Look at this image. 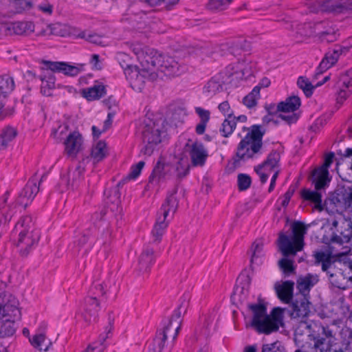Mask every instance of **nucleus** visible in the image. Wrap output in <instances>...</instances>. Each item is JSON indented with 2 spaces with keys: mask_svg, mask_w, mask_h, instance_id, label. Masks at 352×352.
<instances>
[{
  "mask_svg": "<svg viewBox=\"0 0 352 352\" xmlns=\"http://www.w3.org/2000/svg\"><path fill=\"white\" fill-rule=\"evenodd\" d=\"M243 131H248L238 144L236 153L232 159L234 168L241 166V162L256 157L262 153V139L265 131L260 125L254 124L250 128L243 126Z\"/></svg>",
  "mask_w": 352,
  "mask_h": 352,
  "instance_id": "1",
  "label": "nucleus"
},
{
  "mask_svg": "<svg viewBox=\"0 0 352 352\" xmlns=\"http://www.w3.org/2000/svg\"><path fill=\"white\" fill-rule=\"evenodd\" d=\"M248 308L252 312V326L259 333L270 334L278 330L283 325L284 309L275 307L270 315L267 314V307L264 303L258 302L249 304Z\"/></svg>",
  "mask_w": 352,
  "mask_h": 352,
  "instance_id": "2",
  "label": "nucleus"
},
{
  "mask_svg": "<svg viewBox=\"0 0 352 352\" xmlns=\"http://www.w3.org/2000/svg\"><path fill=\"white\" fill-rule=\"evenodd\" d=\"M334 158V153H329L325 155L323 164L313 171L311 182L314 184L316 190L303 189L301 192L302 197L314 204V208L319 211L324 209V206H326L322 203V195L319 190L325 188L330 182L328 168L333 162Z\"/></svg>",
  "mask_w": 352,
  "mask_h": 352,
  "instance_id": "3",
  "label": "nucleus"
},
{
  "mask_svg": "<svg viewBox=\"0 0 352 352\" xmlns=\"http://www.w3.org/2000/svg\"><path fill=\"white\" fill-rule=\"evenodd\" d=\"M137 54L140 63L151 65L153 69H155L159 74H162L166 76L179 75L181 73L180 65L170 56H164L153 50H138Z\"/></svg>",
  "mask_w": 352,
  "mask_h": 352,
  "instance_id": "4",
  "label": "nucleus"
},
{
  "mask_svg": "<svg viewBox=\"0 0 352 352\" xmlns=\"http://www.w3.org/2000/svg\"><path fill=\"white\" fill-rule=\"evenodd\" d=\"M46 65L45 69H42V74L38 76L41 81V92L43 96H50L55 88L56 78L54 72H62L65 75L75 76L80 72L77 67L69 65L64 62L43 61Z\"/></svg>",
  "mask_w": 352,
  "mask_h": 352,
  "instance_id": "5",
  "label": "nucleus"
},
{
  "mask_svg": "<svg viewBox=\"0 0 352 352\" xmlns=\"http://www.w3.org/2000/svg\"><path fill=\"white\" fill-rule=\"evenodd\" d=\"M14 232L18 234L16 245L23 255H27L40 239V232L34 228L30 216L21 217L15 225Z\"/></svg>",
  "mask_w": 352,
  "mask_h": 352,
  "instance_id": "6",
  "label": "nucleus"
},
{
  "mask_svg": "<svg viewBox=\"0 0 352 352\" xmlns=\"http://www.w3.org/2000/svg\"><path fill=\"white\" fill-rule=\"evenodd\" d=\"M177 189L169 194L157 212L156 222L152 230L154 241L159 242L164 234L169 222L173 218L178 206L179 201L175 197Z\"/></svg>",
  "mask_w": 352,
  "mask_h": 352,
  "instance_id": "7",
  "label": "nucleus"
},
{
  "mask_svg": "<svg viewBox=\"0 0 352 352\" xmlns=\"http://www.w3.org/2000/svg\"><path fill=\"white\" fill-rule=\"evenodd\" d=\"M307 228L302 222L297 221L292 225V234L290 236L284 234L279 235L278 248L284 256L295 255L302 250Z\"/></svg>",
  "mask_w": 352,
  "mask_h": 352,
  "instance_id": "8",
  "label": "nucleus"
},
{
  "mask_svg": "<svg viewBox=\"0 0 352 352\" xmlns=\"http://www.w3.org/2000/svg\"><path fill=\"white\" fill-rule=\"evenodd\" d=\"M305 328L308 330V336L314 341V349L320 352L330 349L334 342V335L329 326H324L320 321L311 320L304 322Z\"/></svg>",
  "mask_w": 352,
  "mask_h": 352,
  "instance_id": "9",
  "label": "nucleus"
},
{
  "mask_svg": "<svg viewBox=\"0 0 352 352\" xmlns=\"http://www.w3.org/2000/svg\"><path fill=\"white\" fill-rule=\"evenodd\" d=\"M142 68L137 66L127 65L124 70V74L129 80L131 87L135 91H141L146 80L154 81L159 78L158 73L153 69L151 65L141 63Z\"/></svg>",
  "mask_w": 352,
  "mask_h": 352,
  "instance_id": "10",
  "label": "nucleus"
},
{
  "mask_svg": "<svg viewBox=\"0 0 352 352\" xmlns=\"http://www.w3.org/2000/svg\"><path fill=\"white\" fill-rule=\"evenodd\" d=\"M280 153L277 151H272L262 164L254 167V170L258 175L261 183H265L270 175L273 173L268 189L270 192L274 190L280 173Z\"/></svg>",
  "mask_w": 352,
  "mask_h": 352,
  "instance_id": "11",
  "label": "nucleus"
},
{
  "mask_svg": "<svg viewBox=\"0 0 352 352\" xmlns=\"http://www.w3.org/2000/svg\"><path fill=\"white\" fill-rule=\"evenodd\" d=\"M314 257L316 263L321 264L322 271L327 273L329 281L333 287L340 289H346L348 287L346 278L342 276L341 270L336 269L329 254L318 252L314 254Z\"/></svg>",
  "mask_w": 352,
  "mask_h": 352,
  "instance_id": "12",
  "label": "nucleus"
},
{
  "mask_svg": "<svg viewBox=\"0 0 352 352\" xmlns=\"http://www.w3.org/2000/svg\"><path fill=\"white\" fill-rule=\"evenodd\" d=\"M327 210L352 212V186L338 187L325 200Z\"/></svg>",
  "mask_w": 352,
  "mask_h": 352,
  "instance_id": "13",
  "label": "nucleus"
},
{
  "mask_svg": "<svg viewBox=\"0 0 352 352\" xmlns=\"http://www.w3.org/2000/svg\"><path fill=\"white\" fill-rule=\"evenodd\" d=\"M331 230H332L330 239L331 243L343 245L349 243L352 239V221L341 214L332 220Z\"/></svg>",
  "mask_w": 352,
  "mask_h": 352,
  "instance_id": "14",
  "label": "nucleus"
},
{
  "mask_svg": "<svg viewBox=\"0 0 352 352\" xmlns=\"http://www.w3.org/2000/svg\"><path fill=\"white\" fill-rule=\"evenodd\" d=\"M144 146L140 153L147 157L151 156L155 146L161 142V126L151 120L145 121L142 131Z\"/></svg>",
  "mask_w": 352,
  "mask_h": 352,
  "instance_id": "15",
  "label": "nucleus"
},
{
  "mask_svg": "<svg viewBox=\"0 0 352 352\" xmlns=\"http://www.w3.org/2000/svg\"><path fill=\"white\" fill-rule=\"evenodd\" d=\"M104 207L100 213L96 212L94 217L103 219L107 213L116 218L120 215L122 208L120 206V193L117 187L104 191Z\"/></svg>",
  "mask_w": 352,
  "mask_h": 352,
  "instance_id": "16",
  "label": "nucleus"
},
{
  "mask_svg": "<svg viewBox=\"0 0 352 352\" xmlns=\"http://www.w3.org/2000/svg\"><path fill=\"white\" fill-rule=\"evenodd\" d=\"M311 302L309 299L303 296L296 295L294 300L289 305V308H283L284 313L287 312L292 319L300 321L301 325L305 326L304 319L309 315Z\"/></svg>",
  "mask_w": 352,
  "mask_h": 352,
  "instance_id": "17",
  "label": "nucleus"
},
{
  "mask_svg": "<svg viewBox=\"0 0 352 352\" xmlns=\"http://www.w3.org/2000/svg\"><path fill=\"white\" fill-rule=\"evenodd\" d=\"M15 87L14 79L8 75L0 76V120L10 116L14 112L13 107L4 108L8 96Z\"/></svg>",
  "mask_w": 352,
  "mask_h": 352,
  "instance_id": "18",
  "label": "nucleus"
},
{
  "mask_svg": "<svg viewBox=\"0 0 352 352\" xmlns=\"http://www.w3.org/2000/svg\"><path fill=\"white\" fill-rule=\"evenodd\" d=\"M100 309V300L97 298V296H87L80 310V315L83 321L87 324L96 322Z\"/></svg>",
  "mask_w": 352,
  "mask_h": 352,
  "instance_id": "19",
  "label": "nucleus"
},
{
  "mask_svg": "<svg viewBox=\"0 0 352 352\" xmlns=\"http://www.w3.org/2000/svg\"><path fill=\"white\" fill-rule=\"evenodd\" d=\"M317 3L322 12L333 14L352 12V0H319Z\"/></svg>",
  "mask_w": 352,
  "mask_h": 352,
  "instance_id": "20",
  "label": "nucleus"
},
{
  "mask_svg": "<svg viewBox=\"0 0 352 352\" xmlns=\"http://www.w3.org/2000/svg\"><path fill=\"white\" fill-rule=\"evenodd\" d=\"M38 190L39 187L37 186L36 182H28L19 195L15 202L7 205V206L10 210H14L17 206H21L25 208L34 199Z\"/></svg>",
  "mask_w": 352,
  "mask_h": 352,
  "instance_id": "21",
  "label": "nucleus"
},
{
  "mask_svg": "<svg viewBox=\"0 0 352 352\" xmlns=\"http://www.w3.org/2000/svg\"><path fill=\"white\" fill-rule=\"evenodd\" d=\"M300 106V99L299 97L293 96L287 98L285 101L280 102L278 104L277 109L280 110L281 112H292V113L288 116L280 113L278 115V118L286 121L289 124L296 122L298 117L295 113H294V112L297 110Z\"/></svg>",
  "mask_w": 352,
  "mask_h": 352,
  "instance_id": "22",
  "label": "nucleus"
},
{
  "mask_svg": "<svg viewBox=\"0 0 352 352\" xmlns=\"http://www.w3.org/2000/svg\"><path fill=\"white\" fill-rule=\"evenodd\" d=\"M174 170V166L166 162L164 157H160L153 167L148 181L149 182H154L168 179L172 177Z\"/></svg>",
  "mask_w": 352,
  "mask_h": 352,
  "instance_id": "23",
  "label": "nucleus"
},
{
  "mask_svg": "<svg viewBox=\"0 0 352 352\" xmlns=\"http://www.w3.org/2000/svg\"><path fill=\"white\" fill-rule=\"evenodd\" d=\"M85 170V160L78 162L75 167H70L67 173L61 177V182L65 185L67 188L76 186L78 182L82 178Z\"/></svg>",
  "mask_w": 352,
  "mask_h": 352,
  "instance_id": "24",
  "label": "nucleus"
},
{
  "mask_svg": "<svg viewBox=\"0 0 352 352\" xmlns=\"http://www.w3.org/2000/svg\"><path fill=\"white\" fill-rule=\"evenodd\" d=\"M1 29L7 35H23L33 32L34 25L30 21H16L3 23Z\"/></svg>",
  "mask_w": 352,
  "mask_h": 352,
  "instance_id": "25",
  "label": "nucleus"
},
{
  "mask_svg": "<svg viewBox=\"0 0 352 352\" xmlns=\"http://www.w3.org/2000/svg\"><path fill=\"white\" fill-rule=\"evenodd\" d=\"M349 50V47L335 46L332 50L326 53L325 56L318 67V73H322L331 67L338 60L340 56L346 54Z\"/></svg>",
  "mask_w": 352,
  "mask_h": 352,
  "instance_id": "26",
  "label": "nucleus"
},
{
  "mask_svg": "<svg viewBox=\"0 0 352 352\" xmlns=\"http://www.w3.org/2000/svg\"><path fill=\"white\" fill-rule=\"evenodd\" d=\"M339 83L337 101L342 103L352 93V68L340 75Z\"/></svg>",
  "mask_w": 352,
  "mask_h": 352,
  "instance_id": "27",
  "label": "nucleus"
},
{
  "mask_svg": "<svg viewBox=\"0 0 352 352\" xmlns=\"http://www.w3.org/2000/svg\"><path fill=\"white\" fill-rule=\"evenodd\" d=\"M189 155L192 164L194 166H203L208 156L207 150L204 144L199 142H195L192 144Z\"/></svg>",
  "mask_w": 352,
  "mask_h": 352,
  "instance_id": "28",
  "label": "nucleus"
},
{
  "mask_svg": "<svg viewBox=\"0 0 352 352\" xmlns=\"http://www.w3.org/2000/svg\"><path fill=\"white\" fill-rule=\"evenodd\" d=\"M319 281L317 274H307L304 276H300L297 280V289L299 294L298 296H303L309 299V292L315 285Z\"/></svg>",
  "mask_w": 352,
  "mask_h": 352,
  "instance_id": "29",
  "label": "nucleus"
},
{
  "mask_svg": "<svg viewBox=\"0 0 352 352\" xmlns=\"http://www.w3.org/2000/svg\"><path fill=\"white\" fill-rule=\"evenodd\" d=\"M65 145V151L69 155H76L81 149L82 138L81 135L74 131L70 133L64 142Z\"/></svg>",
  "mask_w": 352,
  "mask_h": 352,
  "instance_id": "30",
  "label": "nucleus"
},
{
  "mask_svg": "<svg viewBox=\"0 0 352 352\" xmlns=\"http://www.w3.org/2000/svg\"><path fill=\"white\" fill-rule=\"evenodd\" d=\"M294 287V283L292 280H286L276 285L275 289L278 298L285 303H289L293 298Z\"/></svg>",
  "mask_w": 352,
  "mask_h": 352,
  "instance_id": "31",
  "label": "nucleus"
},
{
  "mask_svg": "<svg viewBox=\"0 0 352 352\" xmlns=\"http://www.w3.org/2000/svg\"><path fill=\"white\" fill-rule=\"evenodd\" d=\"M111 241V232L109 228L103 230L100 236L97 239L96 243L100 246L98 250V254L102 258H107L110 251V244Z\"/></svg>",
  "mask_w": 352,
  "mask_h": 352,
  "instance_id": "32",
  "label": "nucleus"
},
{
  "mask_svg": "<svg viewBox=\"0 0 352 352\" xmlns=\"http://www.w3.org/2000/svg\"><path fill=\"white\" fill-rule=\"evenodd\" d=\"M154 251L151 248H146L143 250L138 260V270L140 272L147 273L151 265L153 263Z\"/></svg>",
  "mask_w": 352,
  "mask_h": 352,
  "instance_id": "33",
  "label": "nucleus"
},
{
  "mask_svg": "<svg viewBox=\"0 0 352 352\" xmlns=\"http://www.w3.org/2000/svg\"><path fill=\"white\" fill-rule=\"evenodd\" d=\"M225 82L219 74L212 77L204 86V91L209 96H212L223 90Z\"/></svg>",
  "mask_w": 352,
  "mask_h": 352,
  "instance_id": "34",
  "label": "nucleus"
},
{
  "mask_svg": "<svg viewBox=\"0 0 352 352\" xmlns=\"http://www.w3.org/2000/svg\"><path fill=\"white\" fill-rule=\"evenodd\" d=\"M169 331V326L166 325L162 330L157 331L155 338L153 339L151 352H162Z\"/></svg>",
  "mask_w": 352,
  "mask_h": 352,
  "instance_id": "35",
  "label": "nucleus"
},
{
  "mask_svg": "<svg viewBox=\"0 0 352 352\" xmlns=\"http://www.w3.org/2000/svg\"><path fill=\"white\" fill-rule=\"evenodd\" d=\"M16 130L11 126H6L2 129L0 134V150H5L9 144L16 138Z\"/></svg>",
  "mask_w": 352,
  "mask_h": 352,
  "instance_id": "36",
  "label": "nucleus"
},
{
  "mask_svg": "<svg viewBox=\"0 0 352 352\" xmlns=\"http://www.w3.org/2000/svg\"><path fill=\"white\" fill-rule=\"evenodd\" d=\"M320 24L316 25L314 28L311 23L300 24L296 25V38L309 37L312 35H317Z\"/></svg>",
  "mask_w": 352,
  "mask_h": 352,
  "instance_id": "37",
  "label": "nucleus"
},
{
  "mask_svg": "<svg viewBox=\"0 0 352 352\" xmlns=\"http://www.w3.org/2000/svg\"><path fill=\"white\" fill-rule=\"evenodd\" d=\"M105 94V87L102 85H94L84 91L85 97L89 100H97Z\"/></svg>",
  "mask_w": 352,
  "mask_h": 352,
  "instance_id": "38",
  "label": "nucleus"
},
{
  "mask_svg": "<svg viewBox=\"0 0 352 352\" xmlns=\"http://www.w3.org/2000/svg\"><path fill=\"white\" fill-rule=\"evenodd\" d=\"M107 155V144L104 142L99 141L92 147L91 157L94 162L102 160Z\"/></svg>",
  "mask_w": 352,
  "mask_h": 352,
  "instance_id": "39",
  "label": "nucleus"
},
{
  "mask_svg": "<svg viewBox=\"0 0 352 352\" xmlns=\"http://www.w3.org/2000/svg\"><path fill=\"white\" fill-rule=\"evenodd\" d=\"M14 320L6 319L0 323V337L12 336L16 330Z\"/></svg>",
  "mask_w": 352,
  "mask_h": 352,
  "instance_id": "40",
  "label": "nucleus"
},
{
  "mask_svg": "<svg viewBox=\"0 0 352 352\" xmlns=\"http://www.w3.org/2000/svg\"><path fill=\"white\" fill-rule=\"evenodd\" d=\"M236 128V118L232 113H229L228 116L221 124L220 132L223 137H228L231 135Z\"/></svg>",
  "mask_w": 352,
  "mask_h": 352,
  "instance_id": "41",
  "label": "nucleus"
},
{
  "mask_svg": "<svg viewBox=\"0 0 352 352\" xmlns=\"http://www.w3.org/2000/svg\"><path fill=\"white\" fill-rule=\"evenodd\" d=\"M89 233L82 232L76 236L74 242L76 251L82 255L86 254L88 248L85 247L89 240Z\"/></svg>",
  "mask_w": 352,
  "mask_h": 352,
  "instance_id": "42",
  "label": "nucleus"
},
{
  "mask_svg": "<svg viewBox=\"0 0 352 352\" xmlns=\"http://www.w3.org/2000/svg\"><path fill=\"white\" fill-rule=\"evenodd\" d=\"M263 243L261 239L256 240L252 245L251 251L252 256L250 263L252 265L254 263H258L260 262V258L263 255Z\"/></svg>",
  "mask_w": 352,
  "mask_h": 352,
  "instance_id": "43",
  "label": "nucleus"
},
{
  "mask_svg": "<svg viewBox=\"0 0 352 352\" xmlns=\"http://www.w3.org/2000/svg\"><path fill=\"white\" fill-rule=\"evenodd\" d=\"M260 98V86H256L252 91L248 94L243 100V104L248 108L254 107L256 105L257 100Z\"/></svg>",
  "mask_w": 352,
  "mask_h": 352,
  "instance_id": "44",
  "label": "nucleus"
},
{
  "mask_svg": "<svg viewBox=\"0 0 352 352\" xmlns=\"http://www.w3.org/2000/svg\"><path fill=\"white\" fill-rule=\"evenodd\" d=\"M3 313L5 317H8V319L16 320L21 318V311L16 305L10 303L4 305Z\"/></svg>",
  "mask_w": 352,
  "mask_h": 352,
  "instance_id": "45",
  "label": "nucleus"
},
{
  "mask_svg": "<svg viewBox=\"0 0 352 352\" xmlns=\"http://www.w3.org/2000/svg\"><path fill=\"white\" fill-rule=\"evenodd\" d=\"M190 166L188 162L184 159H180L175 166L173 173H176L178 178L181 179L184 177L188 174Z\"/></svg>",
  "mask_w": 352,
  "mask_h": 352,
  "instance_id": "46",
  "label": "nucleus"
},
{
  "mask_svg": "<svg viewBox=\"0 0 352 352\" xmlns=\"http://www.w3.org/2000/svg\"><path fill=\"white\" fill-rule=\"evenodd\" d=\"M297 85L301 89L307 97H309L313 94L314 87L311 82L305 77L300 76L297 81Z\"/></svg>",
  "mask_w": 352,
  "mask_h": 352,
  "instance_id": "47",
  "label": "nucleus"
},
{
  "mask_svg": "<svg viewBox=\"0 0 352 352\" xmlns=\"http://www.w3.org/2000/svg\"><path fill=\"white\" fill-rule=\"evenodd\" d=\"M232 0H209L207 7L212 11H220L227 8Z\"/></svg>",
  "mask_w": 352,
  "mask_h": 352,
  "instance_id": "48",
  "label": "nucleus"
},
{
  "mask_svg": "<svg viewBox=\"0 0 352 352\" xmlns=\"http://www.w3.org/2000/svg\"><path fill=\"white\" fill-rule=\"evenodd\" d=\"M278 266L285 276H289L295 272V267L292 260L283 258L278 261Z\"/></svg>",
  "mask_w": 352,
  "mask_h": 352,
  "instance_id": "49",
  "label": "nucleus"
},
{
  "mask_svg": "<svg viewBox=\"0 0 352 352\" xmlns=\"http://www.w3.org/2000/svg\"><path fill=\"white\" fill-rule=\"evenodd\" d=\"M144 1L152 7L163 5L167 10H170L179 3V0H144Z\"/></svg>",
  "mask_w": 352,
  "mask_h": 352,
  "instance_id": "50",
  "label": "nucleus"
},
{
  "mask_svg": "<svg viewBox=\"0 0 352 352\" xmlns=\"http://www.w3.org/2000/svg\"><path fill=\"white\" fill-rule=\"evenodd\" d=\"M252 183L251 177L244 173H240L237 176L238 188L240 191L246 190L250 188Z\"/></svg>",
  "mask_w": 352,
  "mask_h": 352,
  "instance_id": "51",
  "label": "nucleus"
},
{
  "mask_svg": "<svg viewBox=\"0 0 352 352\" xmlns=\"http://www.w3.org/2000/svg\"><path fill=\"white\" fill-rule=\"evenodd\" d=\"M261 352H286V351L280 342H275L263 344Z\"/></svg>",
  "mask_w": 352,
  "mask_h": 352,
  "instance_id": "52",
  "label": "nucleus"
},
{
  "mask_svg": "<svg viewBox=\"0 0 352 352\" xmlns=\"http://www.w3.org/2000/svg\"><path fill=\"white\" fill-rule=\"evenodd\" d=\"M317 36H319L322 41L330 43L336 41L338 34L334 30L329 29L324 32H318Z\"/></svg>",
  "mask_w": 352,
  "mask_h": 352,
  "instance_id": "53",
  "label": "nucleus"
},
{
  "mask_svg": "<svg viewBox=\"0 0 352 352\" xmlns=\"http://www.w3.org/2000/svg\"><path fill=\"white\" fill-rule=\"evenodd\" d=\"M89 296H97V298L100 296H102L105 294V291L102 283L99 281L94 282L89 290Z\"/></svg>",
  "mask_w": 352,
  "mask_h": 352,
  "instance_id": "54",
  "label": "nucleus"
},
{
  "mask_svg": "<svg viewBox=\"0 0 352 352\" xmlns=\"http://www.w3.org/2000/svg\"><path fill=\"white\" fill-rule=\"evenodd\" d=\"M49 33L51 35L63 36L66 30L60 23H54L48 25Z\"/></svg>",
  "mask_w": 352,
  "mask_h": 352,
  "instance_id": "55",
  "label": "nucleus"
},
{
  "mask_svg": "<svg viewBox=\"0 0 352 352\" xmlns=\"http://www.w3.org/2000/svg\"><path fill=\"white\" fill-rule=\"evenodd\" d=\"M78 36L82 38H85L86 41L96 45L102 44V38L97 34H90L85 32H82L79 34Z\"/></svg>",
  "mask_w": 352,
  "mask_h": 352,
  "instance_id": "56",
  "label": "nucleus"
},
{
  "mask_svg": "<svg viewBox=\"0 0 352 352\" xmlns=\"http://www.w3.org/2000/svg\"><path fill=\"white\" fill-rule=\"evenodd\" d=\"M343 266L344 269H338V270H341L342 276L346 278V285H348L349 281H352V261L345 262Z\"/></svg>",
  "mask_w": 352,
  "mask_h": 352,
  "instance_id": "57",
  "label": "nucleus"
},
{
  "mask_svg": "<svg viewBox=\"0 0 352 352\" xmlns=\"http://www.w3.org/2000/svg\"><path fill=\"white\" fill-rule=\"evenodd\" d=\"M144 162L140 161L137 164L133 165L131 168V171L128 175L129 179H135L137 178L142 170L143 167L144 166Z\"/></svg>",
  "mask_w": 352,
  "mask_h": 352,
  "instance_id": "58",
  "label": "nucleus"
},
{
  "mask_svg": "<svg viewBox=\"0 0 352 352\" xmlns=\"http://www.w3.org/2000/svg\"><path fill=\"white\" fill-rule=\"evenodd\" d=\"M195 113L198 115L200 122H208L210 118V112L208 110L201 107H197L195 108Z\"/></svg>",
  "mask_w": 352,
  "mask_h": 352,
  "instance_id": "59",
  "label": "nucleus"
},
{
  "mask_svg": "<svg viewBox=\"0 0 352 352\" xmlns=\"http://www.w3.org/2000/svg\"><path fill=\"white\" fill-rule=\"evenodd\" d=\"M248 294V290L247 289H245L243 287L241 288L238 287L234 293L233 298L236 299V297L239 296V300L241 301V303H243L246 300Z\"/></svg>",
  "mask_w": 352,
  "mask_h": 352,
  "instance_id": "60",
  "label": "nucleus"
},
{
  "mask_svg": "<svg viewBox=\"0 0 352 352\" xmlns=\"http://www.w3.org/2000/svg\"><path fill=\"white\" fill-rule=\"evenodd\" d=\"M45 340V336L43 333L36 334L30 340L31 344L36 348L39 347Z\"/></svg>",
  "mask_w": 352,
  "mask_h": 352,
  "instance_id": "61",
  "label": "nucleus"
},
{
  "mask_svg": "<svg viewBox=\"0 0 352 352\" xmlns=\"http://www.w3.org/2000/svg\"><path fill=\"white\" fill-rule=\"evenodd\" d=\"M67 129L68 126L67 124L60 126L57 129L53 131L52 135L55 138L62 139V135L64 133L65 131H67Z\"/></svg>",
  "mask_w": 352,
  "mask_h": 352,
  "instance_id": "62",
  "label": "nucleus"
},
{
  "mask_svg": "<svg viewBox=\"0 0 352 352\" xmlns=\"http://www.w3.org/2000/svg\"><path fill=\"white\" fill-rule=\"evenodd\" d=\"M218 109L224 115H228L230 113V106L228 101H224L219 104Z\"/></svg>",
  "mask_w": 352,
  "mask_h": 352,
  "instance_id": "63",
  "label": "nucleus"
},
{
  "mask_svg": "<svg viewBox=\"0 0 352 352\" xmlns=\"http://www.w3.org/2000/svg\"><path fill=\"white\" fill-rule=\"evenodd\" d=\"M207 124L208 122H199L195 127V132L197 133V134H204L206 131Z\"/></svg>",
  "mask_w": 352,
  "mask_h": 352,
  "instance_id": "64",
  "label": "nucleus"
}]
</instances>
